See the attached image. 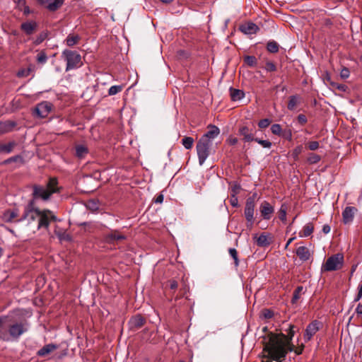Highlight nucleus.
I'll list each match as a JSON object with an SVG mask.
<instances>
[{
    "mask_svg": "<svg viewBox=\"0 0 362 362\" xmlns=\"http://www.w3.org/2000/svg\"><path fill=\"white\" fill-rule=\"evenodd\" d=\"M282 330L286 334L271 333L269 341L264 348V351L267 352L274 360L284 358L288 351L293 349V338L299 331V328L293 324H286L282 327Z\"/></svg>",
    "mask_w": 362,
    "mask_h": 362,
    "instance_id": "1",
    "label": "nucleus"
},
{
    "mask_svg": "<svg viewBox=\"0 0 362 362\" xmlns=\"http://www.w3.org/2000/svg\"><path fill=\"white\" fill-rule=\"evenodd\" d=\"M30 325L25 320L13 323H8L7 316L0 317V341H17L19 337L27 332Z\"/></svg>",
    "mask_w": 362,
    "mask_h": 362,
    "instance_id": "2",
    "label": "nucleus"
},
{
    "mask_svg": "<svg viewBox=\"0 0 362 362\" xmlns=\"http://www.w3.org/2000/svg\"><path fill=\"white\" fill-rule=\"evenodd\" d=\"M58 181L55 177H51L46 186L35 185L33 187V197L34 199L47 201L51 195L57 192Z\"/></svg>",
    "mask_w": 362,
    "mask_h": 362,
    "instance_id": "3",
    "label": "nucleus"
},
{
    "mask_svg": "<svg viewBox=\"0 0 362 362\" xmlns=\"http://www.w3.org/2000/svg\"><path fill=\"white\" fill-rule=\"evenodd\" d=\"M344 255L337 253L329 257L321 267V272H334L341 269L344 265Z\"/></svg>",
    "mask_w": 362,
    "mask_h": 362,
    "instance_id": "4",
    "label": "nucleus"
},
{
    "mask_svg": "<svg viewBox=\"0 0 362 362\" xmlns=\"http://www.w3.org/2000/svg\"><path fill=\"white\" fill-rule=\"evenodd\" d=\"M257 199V193H254L249 197L245 202L244 209V215L247 221V227L252 228L255 222V209L256 206L255 200Z\"/></svg>",
    "mask_w": 362,
    "mask_h": 362,
    "instance_id": "5",
    "label": "nucleus"
},
{
    "mask_svg": "<svg viewBox=\"0 0 362 362\" xmlns=\"http://www.w3.org/2000/svg\"><path fill=\"white\" fill-rule=\"evenodd\" d=\"M212 146V142L206 141L200 139L197 144V152L199 158V163L202 165L204 164L210 153V148Z\"/></svg>",
    "mask_w": 362,
    "mask_h": 362,
    "instance_id": "6",
    "label": "nucleus"
},
{
    "mask_svg": "<svg viewBox=\"0 0 362 362\" xmlns=\"http://www.w3.org/2000/svg\"><path fill=\"white\" fill-rule=\"evenodd\" d=\"M62 54L66 62V71L75 69L80 65L81 57L76 52L66 49L63 52Z\"/></svg>",
    "mask_w": 362,
    "mask_h": 362,
    "instance_id": "7",
    "label": "nucleus"
},
{
    "mask_svg": "<svg viewBox=\"0 0 362 362\" xmlns=\"http://www.w3.org/2000/svg\"><path fill=\"white\" fill-rule=\"evenodd\" d=\"M57 217L54 213L49 209H40V214L38 216L37 229L45 228L48 229L51 221H56Z\"/></svg>",
    "mask_w": 362,
    "mask_h": 362,
    "instance_id": "8",
    "label": "nucleus"
},
{
    "mask_svg": "<svg viewBox=\"0 0 362 362\" xmlns=\"http://www.w3.org/2000/svg\"><path fill=\"white\" fill-rule=\"evenodd\" d=\"M40 214V209L37 208H35L33 206V201L29 203V204L25 208L23 214L22 216L16 219V222H22L23 221H27L28 223H30L35 221L36 219H38V216Z\"/></svg>",
    "mask_w": 362,
    "mask_h": 362,
    "instance_id": "9",
    "label": "nucleus"
},
{
    "mask_svg": "<svg viewBox=\"0 0 362 362\" xmlns=\"http://www.w3.org/2000/svg\"><path fill=\"white\" fill-rule=\"evenodd\" d=\"M321 325L322 323L320 321L315 320L307 325L303 334L305 343L312 339L314 335L320 330Z\"/></svg>",
    "mask_w": 362,
    "mask_h": 362,
    "instance_id": "10",
    "label": "nucleus"
},
{
    "mask_svg": "<svg viewBox=\"0 0 362 362\" xmlns=\"http://www.w3.org/2000/svg\"><path fill=\"white\" fill-rule=\"evenodd\" d=\"M52 105L47 101L39 103L34 110L35 115L40 118H45L52 110Z\"/></svg>",
    "mask_w": 362,
    "mask_h": 362,
    "instance_id": "11",
    "label": "nucleus"
},
{
    "mask_svg": "<svg viewBox=\"0 0 362 362\" xmlns=\"http://www.w3.org/2000/svg\"><path fill=\"white\" fill-rule=\"evenodd\" d=\"M259 212L263 220H270L274 213V206L264 200L259 205Z\"/></svg>",
    "mask_w": 362,
    "mask_h": 362,
    "instance_id": "12",
    "label": "nucleus"
},
{
    "mask_svg": "<svg viewBox=\"0 0 362 362\" xmlns=\"http://www.w3.org/2000/svg\"><path fill=\"white\" fill-rule=\"evenodd\" d=\"M357 212L358 209L356 207L349 206H346L341 214L343 223L345 225L352 223Z\"/></svg>",
    "mask_w": 362,
    "mask_h": 362,
    "instance_id": "13",
    "label": "nucleus"
},
{
    "mask_svg": "<svg viewBox=\"0 0 362 362\" xmlns=\"http://www.w3.org/2000/svg\"><path fill=\"white\" fill-rule=\"evenodd\" d=\"M39 4L45 6L50 11H55L64 4V0H37Z\"/></svg>",
    "mask_w": 362,
    "mask_h": 362,
    "instance_id": "14",
    "label": "nucleus"
},
{
    "mask_svg": "<svg viewBox=\"0 0 362 362\" xmlns=\"http://www.w3.org/2000/svg\"><path fill=\"white\" fill-rule=\"evenodd\" d=\"M105 239L109 243H115L125 240L126 236L121 234L118 230H112L105 235Z\"/></svg>",
    "mask_w": 362,
    "mask_h": 362,
    "instance_id": "15",
    "label": "nucleus"
},
{
    "mask_svg": "<svg viewBox=\"0 0 362 362\" xmlns=\"http://www.w3.org/2000/svg\"><path fill=\"white\" fill-rule=\"evenodd\" d=\"M146 320L140 315L132 317L129 321V328L132 330H136L144 325Z\"/></svg>",
    "mask_w": 362,
    "mask_h": 362,
    "instance_id": "16",
    "label": "nucleus"
},
{
    "mask_svg": "<svg viewBox=\"0 0 362 362\" xmlns=\"http://www.w3.org/2000/svg\"><path fill=\"white\" fill-rule=\"evenodd\" d=\"M238 134L243 136V139L245 142H250L255 139L253 129L247 126L240 127L238 129Z\"/></svg>",
    "mask_w": 362,
    "mask_h": 362,
    "instance_id": "17",
    "label": "nucleus"
},
{
    "mask_svg": "<svg viewBox=\"0 0 362 362\" xmlns=\"http://www.w3.org/2000/svg\"><path fill=\"white\" fill-rule=\"evenodd\" d=\"M37 23L34 21L23 23L21 25V30L27 35H33L37 28Z\"/></svg>",
    "mask_w": 362,
    "mask_h": 362,
    "instance_id": "18",
    "label": "nucleus"
},
{
    "mask_svg": "<svg viewBox=\"0 0 362 362\" xmlns=\"http://www.w3.org/2000/svg\"><path fill=\"white\" fill-rule=\"evenodd\" d=\"M17 123L11 120L0 122V135L5 134L13 131Z\"/></svg>",
    "mask_w": 362,
    "mask_h": 362,
    "instance_id": "19",
    "label": "nucleus"
},
{
    "mask_svg": "<svg viewBox=\"0 0 362 362\" xmlns=\"http://www.w3.org/2000/svg\"><path fill=\"white\" fill-rule=\"evenodd\" d=\"M220 134L219 129L214 125H211L209 129L200 139L206 141L212 142V140Z\"/></svg>",
    "mask_w": 362,
    "mask_h": 362,
    "instance_id": "20",
    "label": "nucleus"
},
{
    "mask_svg": "<svg viewBox=\"0 0 362 362\" xmlns=\"http://www.w3.org/2000/svg\"><path fill=\"white\" fill-rule=\"evenodd\" d=\"M296 253L299 259L303 262L308 261L311 257L310 250L305 246L298 247L296 249Z\"/></svg>",
    "mask_w": 362,
    "mask_h": 362,
    "instance_id": "21",
    "label": "nucleus"
},
{
    "mask_svg": "<svg viewBox=\"0 0 362 362\" xmlns=\"http://www.w3.org/2000/svg\"><path fill=\"white\" fill-rule=\"evenodd\" d=\"M58 349V345L54 344H48L45 345L40 349H39L37 352V355L40 357L46 356L49 354L52 351H55Z\"/></svg>",
    "mask_w": 362,
    "mask_h": 362,
    "instance_id": "22",
    "label": "nucleus"
},
{
    "mask_svg": "<svg viewBox=\"0 0 362 362\" xmlns=\"http://www.w3.org/2000/svg\"><path fill=\"white\" fill-rule=\"evenodd\" d=\"M240 29L243 33L247 35L255 34L259 30L258 26L252 22L242 25Z\"/></svg>",
    "mask_w": 362,
    "mask_h": 362,
    "instance_id": "23",
    "label": "nucleus"
},
{
    "mask_svg": "<svg viewBox=\"0 0 362 362\" xmlns=\"http://www.w3.org/2000/svg\"><path fill=\"white\" fill-rule=\"evenodd\" d=\"M18 216V209L6 210L1 216L3 221L7 223L14 221V219Z\"/></svg>",
    "mask_w": 362,
    "mask_h": 362,
    "instance_id": "24",
    "label": "nucleus"
},
{
    "mask_svg": "<svg viewBox=\"0 0 362 362\" xmlns=\"http://www.w3.org/2000/svg\"><path fill=\"white\" fill-rule=\"evenodd\" d=\"M16 146L17 143L15 141H11L7 144H0V153H11Z\"/></svg>",
    "mask_w": 362,
    "mask_h": 362,
    "instance_id": "25",
    "label": "nucleus"
},
{
    "mask_svg": "<svg viewBox=\"0 0 362 362\" xmlns=\"http://www.w3.org/2000/svg\"><path fill=\"white\" fill-rule=\"evenodd\" d=\"M229 90L233 101L240 100L245 96V93L241 90L230 88Z\"/></svg>",
    "mask_w": 362,
    "mask_h": 362,
    "instance_id": "26",
    "label": "nucleus"
},
{
    "mask_svg": "<svg viewBox=\"0 0 362 362\" xmlns=\"http://www.w3.org/2000/svg\"><path fill=\"white\" fill-rule=\"evenodd\" d=\"M313 230L314 226L313 223H308L303 226V230L299 233V236L300 238L308 237L313 233Z\"/></svg>",
    "mask_w": 362,
    "mask_h": 362,
    "instance_id": "27",
    "label": "nucleus"
},
{
    "mask_svg": "<svg viewBox=\"0 0 362 362\" xmlns=\"http://www.w3.org/2000/svg\"><path fill=\"white\" fill-rule=\"evenodd\" d=\"M76 156L78 158H83L88 153V149L85 145L79 144L75 147Z\"/></svg>",
    "mask_w": 362,
    "mask_h": 362,
    "instance_id": "28",
    "label": "nucleus"
},
{
    "mask_svg": "<svg viewBox=\"0 0 362 362\" xmlns=\"http://www.w3.org/2000/svg\"><path fill=\"white\" fill-rule=\"evenodd\" d=\"M287 210L288 206L286 204L284 203L281 205V207L278 211L279 218L284 223L286 221Z\"/></svg>",
    "mask_w": 362,
    "mask_h": 362,
    "instance_id": "29",
    "label": "nucleus"
},
{
    "mask_svg": "<svg viewBox=\"0 0 362 362\" xmlns=\"http://www.w3.org/2000/svg\"><path fill=\"white\" fill-rule=\"evenodd\" d=\"M299 103V97L296 95H293L289 97V100L288 103V109L289 110H293L296 105Z\"/></svg>",
    "mask_w": 362,
    "mask_h": 362,
    "instance_id": "30",
    "label": "nucleus"
},
{
    "mask_svg": "<svg viewBox=\"0 0 362 362\" xmlns=\"http://www.w3.org/2000/svg\"><path fill=\"white\" fill-rule=\"evenodd\" d=\"M257 245L259 247H267L269 245L270 242L268 240L267 235L261 234L256 240Z\"/></svg>",
    "mask_w": 362,
    "mask_h": 362,
    "instance_id": "31",
    "label": "nucleus"
},
{
    "mask_svg": "<svg viewBox=\"0 0 362 362\" xmlns=\"http://www.w3.org/2000/svg\"><path fill=\"white\" fill-rule=\"evenodd\" d=\"M80 37L78 35H69L66 39L67 46L72 47L78 43Z\"/></svg>",
    "mask_w": 362,
    "mask_h": 362,
    "instance_id": "32",
    "label": "nucleus"
},
{
    "mask_svg": "<svg viewBox=\"0 0 362 362\" xmlns=\"http://www.w3.org/2000/svg\"><path fill=\"white\" fill-rule=\"evenodd\" d=\"M305 349L304 343H299V339H297V346H296L293 344V348L292 350L288 351V352L293 351L296 355H300L303 354Z\"/></svg>",
    "mask_w": 362,
    "mask_h": 362,
    "instance_id": "33",
    "label": "nucleus"
},
{
    "mask_svg": "<svg viewBox=\"0 0 362 362\" xmlns=\"http://www.w3.org/2000/svg\"><path fill=\"white\" fill-rule=\"evenodd\" d=\"M181 142L186 149H191L194 144V139L190 136H184Z\"/></svg>",
    "mask_w": 362,
    "mask_h": 362,
    "instance_id": "34",
    "label": "nucleus"
},
{
    "mask_svg": "<svg viewBox=\"0 0 362 362\" xmlns=\"http://www.w3.org/2000/svg\"><path fill=\"white\" fill-rule=\"evenodd\" d=\"M279 45L275 41H269L267 43V50L271 53H276L279 51Z\"/></svg>",
    "mask_w": 362,
    "mask_h": 362,
    "instance_id": "35",
    "label": "nucleus"
},
{
    "mask_svg": "<svg viewBox=\"0 0 362 362\" xmlns=\"http://www.w3.org/2000/svg\"><path fill=\"white\" fill-rule=\"evenodd\" d=\"M228 252L230 257L233 259L234 265L237 268L239 266L238 251L235 248H229Z\"/></svg>",
    "mask_w": 362,
    "mask_h": 362,
    "instance_id": "36",
    "label": "nucleus"
},
{
    "mask_svg": "<svg viewBox=\"0 0 362 362\" xmlns=\"http://www.w3.org/2000/svg\"><path fill=\"white\" fill-rule=\"evenodd\" d=\"M47 56L45 51H40L36 57V60L38 64H44L47 61Z\"/></svg>",
    "mask_w": 362,
    "mask_h": 362,
    "instance_id": "37",
    "label": "nucleus"
},
{
    "mask_svg": "<svg viewBox=\"0 0 362 362\" xmlns=\"http://www.w3.org/2000/svg\"><path fill=\"white\" fill-rule=\"evenodd\" d=\"M33 71L31 67H28L26 69H21L17 72V76L19 78L27 77L30 75V72Z\"/></svg>",
    "mask_w": 362,
    "mask_h": 362,
    "instance_id": "38",
    "label": "nucleus"
},
{
    "mask_svg": "<svg viewBox=\"0 0 362 362\" xmlns=\"http://www.w3.org/2000/svg\"><path fill=\"white\" fill-rule=\"evenodd\" d=\"M303 288L301 286H298L295 289V291L293 292V298H292V303H295L300 298V293L303 291Z\"/></svg>",
    "mask_w": 362,
    "mask_h": 362,
    "instance_id": "39",
    "label": "nucleus"
},
{
    "mask_svg": "<svg viewBox=\"0 0 362 362\" xmlns=\"http://www.w3.org/2000/svg\"><path fill=\"white\" fill-rule=\"evenodd\" d=\"M13 162H23V158L19 156V155H17V156H12L11 158H8V159L5 160L2 164L4 165H8L11 163H13Z\"/></svg>",
    "mask_w": 362,
    "mask_h": 362,
    "instance_id": "40",
    "label": "nucleus"
},
{
    "mask_svg": "<svg viewBox=\"0 0 362 362\" xmlns=\"http://www.w3.org/2000/svg\"><path fill=\"white\" fill-rule=\"evenodd\" d=\"M123 89V86H112L109 88L108 94L109 95H114L119 92H121Z\"/></svg>",
    "mask_w": 362,
    "mask_h": 362,
    "instance_id": "41",
    "label": "nucleus"
},
{
    "mask_svg": "<svg viewBox=\"0 0 362 362\" xmlns=\"http://www.w3.org/2000/svg\"><path fill=\"white\" fill-rule=\"evenodd\" d=\"M244 61L250 66H255L257 62L256 57L254 56H247Z\"/></svg>",
    "mask_w": 362,
    "mask_h": 362,
    "instance_id": "42",
    "label": "nucleus"
},
{
    "mask_svg": "<svg viewBox=\"0 0 362 362\" xmlns=\"http://www.w3.org/2000/svg\"><path fill=\"white\" fill-rule=\"evenodd\" d=\"M321 159V157L315 153H311L308 158V161L311 164L317 163Z\"/></svg>",
    "mask_w": 362,
    "mask_h": 362,
    "instance_id": "43",
    "label": "nucleus"
},
{
    "mask_svg": "<svg viewBox=\"0 0 362 362\" xmlns=\"http://www.w3.org/2000/svg\"><path fill=\"white\" fill-rule=\"evenodd\" d=\"M253 141L257 142L259 144H260L264 148H269L272 146V142H270L268 140H262V139H259L258 138H255V139Z\"/></svg>",
    "mask_w": 362,
    "mask_h": 362,
    "instance_id": "44",
    "label": "nucleus"
},
{
    "mask_svg": "<svg viewBox=\"0 0 362 362\" xmlns=\"http://www.w3.org/2000/svg\"><path fill=\"white\" fill-rule=\"evenodd\" d=\"M271 131L272 134L275 135H280L282 131L281 127L279 124H274L271 127Z\"/></svg>",
    "mask_w": 362,
    "mask_h": 362,
    "instance_id": "45",
    "label": "nucleus"
},
{
    "mask_svg": "<svg viewBox=\"0 0 362 362\" xmlns=\"http://www.w3.org/2000/svg\"><path fill=\"white\" fill-rule=\"evenodd\" d=\"M261 315L264 319H271L274 316V312L269 309H264L261 313Z\"/></svg>",
    "mask_w": 362,
    "mask_h": 362,
    "instance_id": "46",
    "label": "nucleus"
},
{
    "mask_svg": "<svg viewBox=\"0 0 362 362\" xmlns=\"http://www.w3.org/2000/svg\"><path fill=\"white\" fill-rule=\"evenodd\" d=\"M303 146L299 145L293 150L292 156L295 160L298 159L299 155L303 152Z\"/></svg>",
    "mask_w": 362,
    "mask_h": 362,
    "instance_id": "47",
    "label": "nucleus"
},
{
    "mask_svg": "<svg viewBox=\"0 0 362 362\" xmlns=\"http://www.w3.org/2000/svg\"><path fill=\"white\" fill-rule=\"evenodd\" d=\"M264 69H266L267 71H269V72H273V71H276V65L272 62H270V61H268L266 62Z\"/></svg>",
    "mask_w": 362,
    "mask_h": 362,
    "instance_id": "48",
    "label": "nucleus"
},
{
    "mask_svg": "<svg viewBox=\"0 0 362 362\" xmlns=\"http://www.w3.org/2000/svg\"><path fill=\"white\" fill-rule=\"evenodd\" d=\"M308 148L311 151H315L320 147V144L317 141H310L307 144Z\"/></svg>",
    "mask_w": 362,
    "mask_h": 362,
    "instance_id": "49",
    "label": "nucleus"
},
{
    "mask_svg": "<svg viewBox=\"0 0 362 362\" xmlns=\"http://www.w3.org/2000/svg\"><path fill=\"white\" fill-rule=\"evenodd\" d=\"M332 88H336L341 92H345L347 90V86L344 84H339L337 83H331Z\"/></svg>",
    "mask_w": 362,
    "mask_h": 362,
    "instance_id": "50",
    "label": "nucleus"
},
{
    "mask_svg": "<svg viewBox=\"0 0 362 362\" xmlns=\"http://www.w3.org/2000/svg\"><path fill=\"white\" fill-rule=\"evenodd\" d=\"M270 122L269 119H262L258 122V126L261 129H264L270 124Z\"/></svg>",
    "mask_w": 362,
    "mask_h": 362,
    "instance_id": "51",
    "label": "nucleus"
},
{
    "mask_svg": "<svg viewBox=\"0 0 362 362\" xmlns=\"http://www.w3.org/2000/svg\"><path fill=\"white\" fill-rule=\"evenodd\" d=\"M350 75V71L348 68L344 67L340 71V76L343 79H346Z\"/></svg>",
    "mask_w": 362,
    "mask_h": 362,
    "instance_id": "52",
    "label": "nucleus"
},
{
    "mask_svg": "<svg viewBox=\"0 0 362 362\" xmlns=\"http://www.w3.org/2000/svg\"><path fill=\"white\" fill-rule=\"evenodd\" d=\"M47 37V33H41L35 40V45H39Z\"/></svg>",
    "mask_w": 362,
    "mask_h": 362,
    "instance_id": "53",
    "label": "nucleus"
},
{
    "mask_svg": "<svg viewBox=\"0 0 362 362\" xmlns=\"http://www.w3.org/2000/svg\"><path fill=\"white\" fill-rule=\"evenodd\" d=\"M297 119H298V122L301 125L305 124L307 123V122H308L306 116L305 115H303V114L298 115V116L297 117Z\"/></svg>",
    "mask_w": 362,
    "mask_h": 362,
    "instance_id": "54",
    "label": "nucleus"
},
{
    "mask_svg": "<svg viewBox=\"0 0 362 362\" xmlns=\"http://www.w3.org/2000/svg\"><path fill=\"white\" fill-rule=\"evenodd\" d=\"M169 287L171 290L177 289L178 284L175 280L171 279L168 281Z\"/></svg>",
    "mask_w": 362,
    "mask_h": 362,
    "instance_id": "55",
    "label": "nucleus"
},
{
    "mask_svg": "<svg viewBox=\"0 0 362 362\" xmlns=\"http://www.w3.org/2000/svg\"><path fill=\"white\" fill-rule=\"evenodd\" d=\"M230 202V204L233 206H234V207L238 206V197L235 194H233L232 197H231Z\"/></svg>",
    "mask_w": 362,
    "mask_h": 362,
    "instance_id": "56",
    "label": "nucleus"
},
{
    "mask_svg": "<svg viewBox=\"0 0 362 362\" xmlns=\"http://www.w3.org/2000/svg\"><path fill=\"white\" fill-rule=\"evenodd\" d=\"M20 10L23 11V13L25 16H28L32 12L31 10L30 9L29 6L27 5L23 6V8H21V9H20Z\"/></svg>",
    "mask_w": 362,
    "mask_h": 362,
    "instance_id": "57",
    "label": "nucleus"
},
{
    "mask_svg": "<svg viewBox=\"0 0 362 362\" xmlns=\"http://www.w3.org/2000/svg\"><path fill=\"white\" fill-rule=\"evenodd\" d=\"M361 298H362V284L358 286V294L355 298L354 301H358Z\"/></svg>",
    "mask_w": 362,
    "mask_h": 362,
    "instance_id": "58",
    "label": "nucleus"
},
{
    "mask_svg": "<svg viewBox=\"0 0 362 362\" xmlns=\"http://www.w3.org/2000/svg\"><path fill=\"white\" fill-rule=\"evenodd\" d=\"M227 141L230 145H235L238 143V140L235 137H229Z\"/></svg>",
    "mask_w": 362,
    "mask_h": 362,
    "instance_id": "59",
    "label": "nucleus"
},
{
    "mask_svg": "<svg viewBox=\"0 0 362 362\" xmlns=\"http://www.w3.org/2000/svg\"><path fill=\"white\" fill-rule=\"evenodd\" d=\"M26 6L25 0H18L17 1V7L18 9H21L23 6Z\"/></svg>",
    "mask_w": 362,
    "mask_h": 362,
    "instance_id": "60",
    "label": "nucleus"
},
{
    "mask_svg": "<svg viewBox=\"0 0 362 362\" xmlns=\"http://www.w3.org/2000/svg\"><path fill=\"white\" fill-rule=\"evenodd\" d=\"M331 230V228L329 225L327 224H325L322 227V232L325 233V234H327L330 232Z\"/></svg>",
    "mask_w": 362,
    "mask_h": 362,
    "instance_id": "61",
    "label": "nucleus"
},
{
    "mask_svg": "<svg viewBox=\"0 0 362 362\" xmlns=\"http://www.w3.org/2000/svg\"><path fill=\"white\" fill-rule=\"evenodd\" d=\"M163 202V195L161 194L158 195L156 197V198L155 199V203H156V204H161Z\"/></svg>",
    "mask_w": 362,
    "mask_h": 362,
    "instance_id": "62",
    "label": "nucleus"
},
{
    "mask_svg": "<svg viewBox=\"0 0 362 362\" xmlns=\"http://www.w3.org/2000/svg\"><path fill=\"white\" fill-rule=\"evenodd\" d=\"M240 189V186L239 185H235L233 187H232V191L233 192V194H236L238 191Z\"/></svg>",
    "mask_w": 362,
    "mask_h": 362,
    "instance_id": "63",
    "label": "nucleus"
},
{
    "mask_svg": "<svg viewBox=\"0 0 362 362\" xmlns=\"http://www.w3.org/2000/svg\"><path fill=\"white\" fill-rule=\"evenodd\" d=\"M323 23L325 26H330L332 24L331 20L328 18L325 19Z\"/></svg>",
    "mask_w": 362,
    "mask_h": 362,
    "instance_id": "64",
    "label": "nucleus"
}]
</instances>
